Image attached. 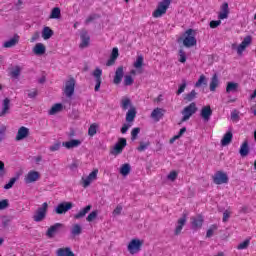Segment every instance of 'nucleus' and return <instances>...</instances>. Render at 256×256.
Here are the masks:
<instances>
[{"label": "nucleus", "mask_w": 256, "mask_h": 256, "mask_svg": "<svg viewBox=\"0 0 256 256\" xmlns=\"http://www.w3.org/2000/svg\"><path fill=\"white\" fill-rule=\"evenodd\" d=\"M231 217V211L230 210H225L223 214V222L226 223L229 221Z\"/></svg>", "instance_id": "60"}, {"label": "nucleus", "mask_w": 256, "mask_h": 256, "mask_svg": "<svg viewBox=\"0 0 256 256\" xmlns=\"http://www.w3.org/2000/svg\"><path fill=\"white\" fill-rule=\"evenodd\" d=\"M220 25H221V20H217V21L213 20V21H210V23H209L210 29H216Z\"/></svg>", "instance_id": "58"}, {"label": "nucleus", "mask_w": 256, "mask_h": 256, "mask_svg": "<svg viewBox=\"0 0 256 256\" xmlns=\"http://www.w3.org/2000/svg\"><path fill=\"white\" fill-rule=\"evenodd\" d=\"M229 14H230L229 4L225 2L220 6V12L218 13V19H220V20L227 19V18H229Z\"/></svg>", "instance_id": "16"}, {"label": "nucleus", "mask_w": 256, "mask_h": 256, "mask_svg": "<svg viewBox=\"0 0 256 256\" xmlns=\"http://www.w3.org/2000/svg\"><path fill=\"white\" fill-rule=\"evenodd\" d=\"M63 111V104L62 103H55L50 110H48L49 116H54Z\"/></svg>", "instance_id": "22"}, {"label": "nucleus", "mask_w": 256, "mask_h": 256, "mask_svg": "<svg viewBox=\"0 0 256 256\" xmlns=\"http://www.w3.org/2000/svg\"><path fill=\"white\" fill-rule=\"evenodd\" d=\"M178 56L180 57V59H178V61H180L181 63H186L187 55L184 50L181 49L180 51H178Z\"/></svg>", "instance_id": "49"}, {"label": "nucleus", "mask_w": 256, "mask_h": 256, "mask_svg": "<svg viewBox=\"0 0 256 256\" xmlns=\"http://www.w3.org/2000/svg\"><path fill=\"white\" fill-rule=\"evenodd\" d=\"M33 52L35 55H43L46 53V46L44 44H36L33 48Z\"/></svg>", "instance_id": "30"}, {"label": "nucleus", "mask_w": 256, "mask_h": 256, "mask_svg": "<svg viewBox=\"0 0 256 256\" xmlns=\"http://www.w3.org/2000/svg\"><path fill=\"white\" fill-rule=\"evenodd\" d=\"M253 42V38L251 35H247L244 40H242V42L236 47L237 50V54L239 56L243 55V52L252 45Z\"/></svg>", "instance_id": "6"}, {"label": "nucleus", "mask_w": 256, "mask_h": 256, "mask_svg": "<svg viewBox=\"0 0 256 256\" xmlns=\"http://www.w3.org/2000/svg\"><path fill=\"white\" fill-rule=\"evenodd\" d=\"M183 45L186 48H192L197 45V38H195V31L188 29L184 33Z\"/></svg>", "instance_id": "2"}, {"label": "nucleus", "mask_w": 256, "mask_h": 256, "mask_svg": "<svg viewBox=\"0 0 256 256\" xmlns=\"http://www.w3.org/2000/svg\"><path fill=\"white\" fill-rule=\"evenodd\" d=\"M127 146V140L125 138H120L114 147V151L111 152L112 155H120L123 153V149Z\"/></svg>", "instance_id": "10"}, {"label": "nucleus", "mask_w": 256, "mask_h": 256, "mask_svg": "<svg viewBox=\"0 0 256 256\" xmlns=\"http://www.w3.org/2000/svg\"><path fill=\"white\" fill-rule=\"evenodd\" d=\"M98 214L99 212L97 210L91 211L86 218L87 222H93Z\"/></svg>", "instance_id": "45"}, {"label": "nucleus", "mask_w": 256, "mask_h": 256, "mask_svg": "<svg viewBox=\"0 0 256 256\" xmlns=\"http://www.w3.org/2000/svg\"><path fill=\"white\" fill-rule=\"evenodd\" d=\"M213 115V111L210 105H206L200 110V117L203 118L204 122H209Z\"/></svg>", "instance_id": "14"}, {"label": "nucleus", "mask_w": 256, "mask_h": 256, "mask_svg": "<svg viewBox=\"0 0 256 256\" xmlns=\"http://www.w3.org/2000/svg\"><path fill=\"white\" fill-rule=\"evenodd\" d=\"M98 174H99L98 169L92 170L85 179L84 178L82 179L83 180V187L84 188L90 187L91 183L97 179Z\"/></svg>", "instance_id": "11"}, {"label": "nucleus", "mask_w": 256, "mask_h": 256, "mask_svg": "<svg viewBox=\"0 0 256 256\" xmlns=\"http://www.w3.org/2000/svg\"><path fill=\"white\" fill-rule=\"evenodd\" d=\"M19 43V35L15 34L10 40L3 43L4 49L14 48Z\"/></svg>", "instance_id": "19"}, {"label": "nucleus", "mask_w": 256, "mask_h": 256, "mask_svg": "<svg viewBox=\"0 0 256 256\" xmlns=\"http://www.w3.org/2000/svg\"><path fill=\"white\" fill-rule=\"evenodd\" d=\"M240 112L238 110H234L231 112L230 118L232 122H239L240 121Z\"/></svg>", "instance_id": "44"}, {"label": "nucleus", "mask_w": 256, "mask_h": 256, "mask_svg": "<svg viewBox=\"0 0 256 256\" xmlns=\"http://www.w3.org/2000/svg\"><path fill=\"white\" fill-rule=\"evenodd\" d=\"M132 127V123H124L121 128V134H126L128 129Z\"/></svg>", "instance_id": "59"}, {"label": "nucleus", "mask_w": 256, "mask_h": 256, "mask_svg": "<svg viewBox=\"0 0 256 256\" xmlns=\"http://www.w3.org/2000/svg\"><path fill=\"white\" fill-rule=\"evenodd\" d=\"M139 133H140V128L139 127L132 129V131H131V140L135 141L137 139Z\"/></svg>", "instance_id": "53"}, {"label": "nucleus", "mask_w": 256, "mask_h": 256, "mask_svg": "<svg viewBox=\"0 0 256 256\" xmlns=\"http://www.w3.org/2000/svg\"><path fill=\"white\" fill-rule=\"evenodd\" d=\"M129 173H131V165L128 163L123 164L120 168V174L126 177Z\"/></svg>", "instance_id": "37"}, {"label": "nucleus", "mask_w": 256, "mask_h": 256, "mask_svg": "<svg viewBox=\"0 0 256 256\" xmlns=\"http://www.w3.org/2000/svg\"><path fill=\"white\" fill-rule=\"evenodd\" d=\"M61 18V10L59 7H54L51 11L48 19H60Z\"/></svg>", "instance_id": "36"}, {"label": "nucleus", "mask_w": 256, "mask_h": 256, "mask_svg": "<svg viewBox=\"0 0 256 256\" xmlns=\"http://www.w3.org/2000/svg\"><path fill=\"white\" fill-rule=\"evenodd\" d=\"M186 89H187V82L183 81V83L180 85V87H178L176 95L177 96L181 95L183 92H185Z\"/></svg>", "instance_id": "51"}, {"label": "nucleus", "mask_w": 256, "mask_h": 256, "mask_svg": "<svg viewBox=\"0 0 256 256\" xmlns=\"http://www.w3.org/2000/svg\"><path fill=\"white\" fill-rule=\"evenodd\" d=\"M123 211V207L121 205H117L116 209L112 211V215H121Z\"/></svg>", "instance_id": "61"}, {"label": "nucleus", "mask_w": 256, "mask_h": 256, "mask_svg": "<svg viewBox=\"0 0 256 256\" xmlns=\"http://www.w3.org/2000/svg\"><path fill=\"white\" fill-rule=\"evenodd\" d=\"M118 56H119L118 48L112 49L110 59L106 62V65L108 67L113 66L115 61H116V59L118 58Z\"/></svg>", "instance_id": "26"}, {"label": "nucleus", "mask_w": 256, "mask_h": 256, "mask_svg": "<svg viewBox=\"0 0 256 256\" xmlns=\"http://www.w3.org/2000/svg\"><path fill=\"white\" fill-rule=\"evenodd\" d=\"M77 81L73 77H69L66 81L65 95L67 98H71L74 95L75 85Z\"/></svg>", "instance_id": "8"}, {"label": "nucleus", "mask_w": 256, "mask_h": 256, "mask_svg": "<svg viewBox=\"0 0 256 256\" xmlns=\"http://www.w3.org/2000/svg\"><path fill=\"white\" fill-rule=\"evenodd\" d=\"M57 256H65V248H60L56 251Z\"/></svg>", "instance_id": "64"}, {"label": "nucleus", "mask_w": 256, "mask_h": 256, "mask_svg": "<svg viewBox=\"0 0 256 256\" xmlns=\"http://www.w3.org/2000/svg\"><path fill=\"white\" fill-rule=\"evenodd\" d=\"M239 154H240L241 157H247L248 156V154H249V144H248L247 140L242 142V144L240 146Z\"/></svg>", "instance_id": "25"}, {"label": "nucleus", "mask_w": 256, "mask_h": 256, "mask_svg": "<svg viewBox=\"0 0 256 256\" xmlns=\"http://www.w3.org/2000/svg\"><path fill=\"white\" fill-rule=\"evenodd\" d=\"M48 203L44 202L42 207L38 208L33 215V221L36 223L42 222L47 217Z\"/></svg>", "instance_id": "5"}, {"label": "nucleus", "mask_w": 256, "mask_h": 256, "mask_svg": "<svg viewBox=\"0 0 256 256\" xmlns=\"http://www.w3.org/2000/svg\"><path fill=\"white\" fill-rule=\"evenodd\" d=\"M92 206L87 205L84 209L80 210L77 214H75V219H81L85 217L86 214H88L91 211Z\"/></svg>", "instance_id": "33"}, {"label": "nucleus", "mask_w": 256, "mask_h": 256, "mask_svg": "<svg viewBox=\"0 0 256 256\" xmlns=\"http://www.w3.org/2000/svg\"><path fill=\"white\" fill-rule=\"evenodd\" d=\"M63 228V224L61 223H55L52 225L48 230L46 231V236L48 238H53L55 234L59 233Z\"/></svg>", "instance_id": "13"}, {"label": "nucleus", "mask_w": 256, "mask_h": 256, "mask_svg": "<svg viewBox=\"0 0 256 256\" xmlns=\"http://www.w3.org/2000/svg\"><path fill=\"white\" fill-rule=\"evenodd\" d=\"M17 179L16 178H11L9 183H7L6 185H4V189L9 190L10 188H13L15 183H16Z\"/></svg>", "instance_id": "54"}, {"label": "nucleus", "mask_w": 256, "mask_h": 256, "mask_svg": "<svg viewBox=\"0 0 256 256\" xmlns=\"http://www.w3.org/2000/svg\"><path fill=\"white\" fill-rule=\"evenodd\" d=\"M213 182L215 185H223L229 183V177L222 170H218L213 176Z\"/></svg>", "instance_id": "7"}, {"label": "nucleus", "mask_w": 256, "mask_h": 256, "mask_svg": "<svg viewBox=\"0 0 256 256\" xmlns=\"http://www.w3.org/2000/svg\"><path fill=\"white\" fill-rule=\"evenodd\" d=\"M82 233V228L79 224H75L72 228V235L77 236L81 235Z\"/></svg>", "instance_id": "48"}, {"label": "nucleus", "mask_w": 256, "mask_h": 256, "mask_svg": "<svg viewBox=\"0 0 256 256\" xmlns=\"http://www.w3.org/2000/svg\"><path fill=\"white\" fill-rule=\"evenodd\" d=\"M56 214L62 215L65 213V202H62L60 205H58L55 209Z\"/></svg>", "instance_id": "50"}, {"label": "nucleus", "mask_w": 256, "mask_h": 256, "mask_svg": "<svg viewBox=\"0 0 256 256\" xmlns=\"http://www.w3.org/2000/svg\"><path fill=\"white\" fill-rule=\"evenodd\" d=\"M166 110L162 108H155L151 114L150 117L155 121L159 122L164 116H165Z\"/></svg>", "instance_id": "15"}, {"label": "nucleus", "mask_w": 256, "mask_h": 256, "mask_svg": "<svg viewBox=\"0 0 256 256\" xmlns=\"http://www.w3.org/2000/svg\"><path fill=\"white\" fill-rule=\"evenodd\" d=\"M239 87L240 85L237 82H227L226 93L230 94L231 92H236Z\"/></svg>", "instance_id": "31"}, {"label": "nucleus", "mask_w": 256, "mask_h": 256, "mask_svg": "<svg viewBox=\"0 0 256 256\" xmlns=\"http://www.w3.org/2000/svg\"><path fill=\"white\" fill-rule=\"evenodd\" d=\"M21 74V68L19 65L14 66L10 71V77L12 79H18Z\"/></svg>", "instance_id": "35"}, {"label": "nucleus", "mask_w": 256, "mask_h": 256, "mask_svg": "<svg viewBox=\"0 0 256 256\" xmlns=\"http://www.w3.org/2000/svg\"><path fill=\"white\" fill-rule=\"evenodd\" d=\"M102 74H103V71H102V69H100V68H96V69L94 70V72H92V76L95 78V82H96V85H95V92H99L100 89H101Z\"/></svg>", "instance_id": "9"}, {"label": "nucleus", "mask_w": 256, "mask_h": 256, "mask_svg": "<svg viewBox=\"0 0 256 256\" xmlns=\"http://www.w3.org/2000/svg\"><path fill=\"white\" fill-rule=\"evenodd\" d=\"M28 136H29V129L26 128L25 126H22L18 130V134H16L15 140L16 141L24 140Z\"/></svg>", "instance_id": "20"}, {"label": "nucleus", "mask_w": 256, "mask_h": 256, "mask_svg": "<svg viewBox=\"0 0 256 256\" xmlns=\"http://www.w3.org/2000/svg\"><path fill=\"white\" fill-rule=\"evenodd\" d=\"M191 220H192V228L194 230L202 228V225L204 222L202 216L192 217Z\"/></svg>", "instance_id": "24"}, {"label": "nucleus", "mask_w": 256, "mask_h": 256, "mask_svg": "<svg viewBox=\"0 0 256 256\" xmlns=\"http://www.w3.org/2000/svg\"><path fill=\"white\" fill-rule=\"evenodd\" d=\"M131 106H132L131 99H129V98H123V99L121 100V108H122L123 110L129 109V107H131Z\"/></svg>", "instance_id": "40"}, {"label": "nucleus", "mask_w": 256, "mask_h": 256, "mask_svg": "<svg viewBox=\"0 0 256 256\" xmlns=\"http://www.w3.org/2000/svg\"><path fill=\"white\" fill-rule=\"evenodd\" d=\"M38 96V90L33 89V91H30L28 94L29 99H35Z\"/></svg>", "instance_id": "62"}, {"label": "nucleus", "mask_w": 256, "mask_h": 256, "mask_svg": "<svg viewBox=\"0 0 256 256\" xmlns=\"http://www.w3.org/2000/svg\"><path fill=\"white\" fill-rule=\"evenodd\" d=\"M251 244V240L247 239L245 241H242L238 246L237 250H245L248 248V246Z\"/></svg>", "instance_id": "43"}, {"label": "nucleus", "mask_w": 256, "mask_h": 256, "mask_svg": "<svg viewBox=\"0 0 256 256\" xmlns=\"http://www.w3.org/2000/svg\"><path fill=\"white\" fill-rule=\"evenodd\" d=\"M9 207V200H0V211Z\"/></svg>", "instance_id": "57"}, {"label": "nucleus", "mask_w": 256, "mask_h": 256, "mask_svg": "<svg viewBox=\"0 0 256 256\" xmlns=\"http://www.w3.org/2000/svg\"><path fill=\"white\" fill-rule=\"evenodd\" d=\"M9 109H10V100L6 98L3 100V108H2V111L0 112V117H4L6 114H8Z\"/></svg>", "instance_id": "32"}, {"label": "nucleus", "mask_w": 256, "mask_h": 256, "mask_svg": "<svg viewBox=\"0 0 256 256\" xmlns=\"http://www.w3.org/2000/svg\"><path fill=\"white\" fill-rule=\"evenodd\" d=\"M53 31L50 27L45 26L42 30V38L47 40V39H51V37L53 36Z\"/></svg>", "instance_id": "34"}, {"label": "nucleus", "mask_w": 256, "mask_h": 256, "mask_svg": "<svg viewBox=\"0 0 256 256\" xmlns=\"http://www.w3.org/2000/svg\"><path fill=\"white\" fill-rule=\"evenodd\" d=\"M82 144V141L79 139H72L67 142H65V148L66 149H74L80 147Z\"/></svg>", "instance_id": "23"}, {"label": "nucleus", "mask_w": 256, "mask_h": 256, "mask_svg": "<svg viewBox=\"0 0 256 256\" xmlns=\"http://www.w3.org/2000/svg\"><path fill=\"white\" fill-rule=\"evenodd\" d=\"M124 86H132L134 83V79L131 75L124 76L123 80Z\"/></svg>", "instance_id": "46"}, {"label": "nucleus", "mask_w": 256, "mask_h": 256, "mask_svg": "<svg viewBox=\"0 0 256 256\" xmlns=\"http://www.w3.org/2000/svg\"><path fill=\"white\" fill-rule=\"evenodd\" d=\"M198 107L195 102H191L190 105H187L182 111V120L181 122H187L195 113H197Z\"/></svg>", "instance_id": "3"}, {"label": "nucleus", "mask_w": 256, "mask_h": 256, "mask_svg": "<svg viewBox=\"0 0 256 256\" xmlns=\"http://www.w3.org/2000/svg\"><path fill=\"white\" fill-rule=\"evenodd\" d=\"M137 115V111H136V108L135 107H132L126 114V121L129 123V124H132L135 120V117Z\"/></svg>", "instance_id": "27"}, {"label": "nucleus", "mask_w": 256, "mask_h": 256, "mask_svg": "<svg viewBox=\"0 0 256 256\" xmlns=\"http://www.w3.org/2000/svg\"><path fill=\"white\" fill-rule=\"evenodd\" d=\"M202 85H207V78L204 76V74L199 76L198 81L195 83V87L200 88Z\"/></svg>", "instance_id": "42"}, {"label": "nucleus", "mask_w": 256, "mask_h": 256, "mask_svg": "<svg viewBox=\"0 0 256 256\" xmlns=\"http://www.w3.org/2000/svg\"><path fill=\"white\" fill-rule=\"evenodd\" d=\"M187 223V215L183 214V217L177 220V226L175 228V235H180L183 229V226H185Z\"/></svg>", "instance_id": "18"}, {"label": "nucleus", "mask_w": 256, "mask_h": 256, "mask_svg": "<svg viewBox=\"0 0 256 256\" xmlns=\"http://www.w3.org/2000/svg\"><path fill=\"white\" fill-rule=\"evenodd\" d=\"M196 98H197V92H195V90H192L191 92L184 95V100L187 103L192 102Z\"/></svg>", "instance_id": "39"}, {"label": "nucleus", "mask_w": 256, "mask_h": 256, "mask_svg": "<svg viewBox=\"0 0 256 256\" xmlns=\"http://www.w3.org/2000/svg\"><path fill=\"white\" fill-rule=\"evenodd\" d=\"M170 4L171 0H162L152 13L153 18L158 19L165 15L169 9Z\"/></svg>", "instance_id": "1"}, {"label": "nucleus", "mask_w": 256, "mask_h": 256, "mask_svg": "<svg viewBox=\"0 0 256 256\" xmlns=\"http://www.w3.org/2000/svg\"><path fill=\"white\" fill-rule=\"evenodd\" d=\"M40 178V173L36 170H30L28 174H26L24 178V182L26 184H31L34 182H37L38 179Z\"/></svg>", "instance_id": "12"}, {"label": "nucleus", "mask_w": 256, "mask_h": 256, "mask_svg": "<svg viewBox=\"0 0 256 256\" xmlns=\"http://www.w3.org/2000/svg\"><path fill=\"white\" fill-rule=\"evenodd\" d=\"M219 83V77L217 76V74H214L209 83V90L214 92L216 88L219 87Z\"/></svg>", "instance_id": "29"}, {"label": "nucleus", "mask_w": 256, "mask_h": 256, "mask_svg": "<svg viewBox=\"0 0 256 256\" xmlns=\"http://www.w3.org/2000/svg\"><path fill=\"white\" fill-rule=\"evenodd\" d=\"M217 225L213 224L212 226L209 227V229L206 232V237L211 238L214 234V232L217 230Z\"/></svg>", "instance_id": "47"}, {"label": "nucleus", "mask_w": 256, "mask_h": 256, "mask_svg": "<svg viewBox=\"0 0 256 256\" xmlns=\"http://www.w3.org/2000/svg\"><path fill=\"white\" fill-rule=\"evenodd\" d=\"M99 18V15L97 14H91L87 17V19L85 20L86 25L90 24L91 22H93L95 19Z\"/></svg>", "instance_id": "55"}, {"label": "nucleus", "mask_w": 256, "mask_h": 256, "mask_svg": "<svg viewBox=\"0 0 256 256\" xmlns=\"http://www.w3.org/2000/svg\"><path fill=\"white\" fill-rule=\"evenodd\" d=\"M177 177H178V172L176 170H172L168 175V179L172 182L175 181Z\"/></svg>", "instance_id": "56"}, {"label": "nucleus", "mask_w": 256, "mask_h": 256, "mask_svg": "<svg viewBox=\"0 0 256 256\" xmlns=\"http://www.w3.org/2000/svg\"><path fill=\"white\" fill-rule=\"evenodd\" d=\"M150 146V142H140L139 147L137 150L139 152H144Z\"/></svg>", "instance_id": "52"}, {"label": "nucleus", "mask_w": 256, "mask_h": 256, "mask_svg": "<svg viewBox=\"0 0 256 256\" xmlns=\"http://www.w3.org/2000/svg\"><path fill=\"white\" fill-rule=\"evenodd\" d=\"M144 64V57L142 55L138 56L136 62L133 63V67L136 69H141Z\"/></svg>", "instance_id": "41"}, {"label": "nucleus", "mask_w": 256, "mask_h": 256, "mask_svg": "<svg viewBox=\"0 0 256 256\" xmlns=\"http://www.w3.org/2000/svg\"><path fill=\"white\" fill-rule=\"evenodd\" d=\"M80 44H79V48L80 49H85L87 47H89L90 45V35L87 34L86 31H83L82 34H80Z\"/></svg>", "instance_id": "17"}, {"label": "nucleus", "mask_w": 256, "mask_h": 256, "mask_svg": "<svg viewBox=\"0 0 256 256\" xmlns=\"http://www.w3.org/2000/svg\"><path fill=\"white\" fill-rule=\"evenodd\" d=\"M232 139H233V133L232 132H226L220 143L222 144L223 147H226V146L231 144Z\"/></svg>", "instance_id": "28"}, {"label": "nucleus", "mask_w": 256, "mask_h": 256, "mask_svg": "<svg viewBox=\"0 0 256 256\" xmlns=\"http://www.w3.org/2000/svg\"><path fill=\"white\" fill-rule=\"evenodd\" d=\"M123 77H124V67L119 66L115 72L114 83L116 85L121 84Z\"/></svg>", "instance_id": "21"}, {"label": "nucleus", "mask_w": 256, "mask_h": 256, "mask_svg": "<svg viewBox=\"0 0 256 256\" xmlns=\"http://www.w3.org/2000/svg\"><path fill=\"white\" fill-rule=\"evenodd\" d=\"M97 128H99V124H97V123L90 124V126L88 128V136L94 137L97 133Z\"/></svg>", "instance_id": "38"}, {"label": "nucleus", "mask_w": 256, "mask_h": 256, "mask_svg": "<svg viewBox=\"0 0 256 256\" xmlns=\"http://www.w3.org/2000/svg\"><path fill=\"white\" fill-rule=\"evenodd\" d=\"M144 240L139 239H132L127 246V250L130 253V255H136L138 254L141 249L143 248Z\"/></svg>", "instance_id": "4"}, {"label": "nucleus", "mask_w": 256, "mask_h": 256, "mask_svg": "<svg viewBox=\"0 0 256 256\" xmlns=\"http://www.w3.org/2000/svg\"><path fill=\"white\" fill-rule=\"evenodd\" d=\"M65 256H75L74 252L69 248H65Z\"/></svg>", "instance_id": "63"}]
</instances>
